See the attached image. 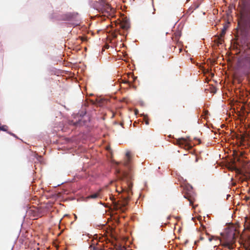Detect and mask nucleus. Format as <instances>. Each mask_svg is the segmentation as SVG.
<instances>
[{
	"mask_svg": "<svg viewBox=\"0 0 250 250\" xmlns=\"http://www.w3.org/2000/svg\"><path fill=\"white\" fill-rule=\"evenodd\" d=\"M238 25L244 35L250 38V3L241 8Z\"/></svg>",
	"mask_w": 250,
	"mask_h": 250,
	"instance_id": "1",
	"label": "nucleus"
},
{
	"mask_svg": "<svg viewBox=\"0 0 250 250\" xmlns=\"http://www.w3.org/2000/svg\"><path fill=\"white\" fill-rule=\"evenodd\" d=\"M225 245L229 249L232 248V245L235 243V234L233 230L229 231L226 236H224Z\"/></svg>",
	"mask_w": 250,
	"mask_h": 250,
	"instance_id": "2",
	"label": "nucleus"
},
{
	"mask_svg": "<svg viewBox=\"0 0 250 250\" xmlns=\"http://www.w3.org/2000/svg\"><path fill=\"white\" fill-rule=\"evenodd\" d=\"M131 160V154L129 151H127L125 153V162L124 163V165L127 167L128 169L130 168V167L129 166V163Z\"/></svg>",
	"mask_w": 250,
	"mask_h": 250,
	"instance_id": "3",
	"label": "nucleus"
},
{
	"mask_svg": "<svg viewBox=\"0 0 250 250\" xmlns=\"http://www.w3.org/2000/svg\"><path fill=\"white\" fill-rule=\"evenodd\" d=\"M98 196H99V194L98 193H96L91 194V195H90L88 197V198L95 199V198H97L98 197Z\"/></svg>",
	"mask_w": 250,
	"mask_h": 250,
	"instance_id": "4",
	"label": "nucleus"
},
{
	"mask_svg": "<svg viewBox=\"0 0 250 250\" xmlns=\"http://www.w3.org/2000/svg\"><path fill=\"white\" fill-rule=\"evenodd\" d=\"M122 176L123 178H126L127 179L130 178V176L128 175L126 172H124L122 174Z\"/></svg>",
	"mask_w": 250,
	"mask_h": 250,
	"instance_id": "5",
	"label": "nucleus"
},
{
	"mask_svg": "<svg viewBox=\"0 0 250 250\" xmlns=\"http://www.w3.org/2000/svg\"><path fill=\"white\" fill-rule=\"evenodd\" d=\"M8 127L6 125L0 126V130L6 131Z\"/></svg>",
	"mask_w": 250,
	"mask_h": 250,
	"instance_id": "6",
	"label": "nucleus"
},
{
	"mask_svg": "<svg viewBox=\"0 0 250 250\" xmlns=\"http://www.w3.org/2000/svg\"><path fill=\"white\" fill-rule=\"evenodd\" d=\"M225 33H226V29H225V28H224V29L222 30V33H221V35H221V37H223V36L225 35Z\"/></svg>",
	"mask_w": 250,
	"mask_h": 250,
	"instance_id": "7",
	"label": "nucleus"
},
{
	"mask_svg": "<svg viewBox=\"0 0 250 250\" xmlns=\"http://www.w3.org/2000/svg\"><path fill=\"white\" fill-rule=\"evenodd\" d=\"M128 27V25H127V24H126L125 25L123 26V28L126 29Z\"/></svg>",
	"mask_w": 250,
	"mask_h": 250,
	"instance_id": "8",
	"label": "nucleus"
},
{
	"mask_svg": "<svg viewBox=\"0 0 250 250\" xmlns=\"http://www.w3.org/2000/svg\"><path fill=\"white\" fill-rule=\"evenodd\" d=\"M145 123H146V125H148L149 124L148 121L147 120H146Z\"/></svg>",
	"mask_w": 250,
	"mask_h": 250,
	"instance_id": "9",
	"label": "nucleus"
},
{
	"mask_svg": "<svg viewBox=\"0 0 250 250\" xmlns=\"http://www.w3.org/2000/svg\"><path fill=\"white\" fill-rule=\"evenodd\" d=\"M192 189V187L190 186H189V187H188V190L189 191V189Z\"/></svg>",
	"mask_w": 250,
	"mask_h": 250,
	"instance_id": "10",
	"label": "nucleus"
},
{
	"mask_svg": "<svg viewBox=\"0 0 250 250\" xmlns=\"http://www.w3.org/2000/svg\"><path fill=\"white\" fill-rule=\"evenodd\" d=\"M212 239H213V237H210V238H209L208 240L210 242L212 241Z\"/></svg>",
	"mask_w": 250,
	"mask_h": 250,
	"instance_id": "11",
	"label": "nucleus"
},
{
	"mask_svg": "<svg viewBox=\"0 0 250 250\" xmlns=\"http://www.w3.org/2000/svg\"><path fill=\"white\" fill-rule=\"evenodd\" d=\"M137 112H138V111L137 110H136L135 111V114H137Z\"/></svg>",
	"mask_w": 250,
	"mask_h": 250,
	"instance_id": "12",
	"label": "nucleus"
},
{
	"mask_svg": "<svg viewBox=\"0 0 250 250\" xmlns=\"http://www.w3.org/2000/svg\"><path fill=\"white\" fill-rule=\"evenodd\" d=\"M188 200L189 201L190 204H192V201L190 199H188Z\"/></svg>",
	"mask_w": 250,
	"mask_h": 250,
	"instance_id": "13",
	"label": "nucleus"
},
{
	"mask_svg": "<svg viewBox=\"0 0 250 250\" xmlns=\"http://www.w3.org/2000/svg\"><path fill=\"white\" fill-rule=\"evenodd\" d=\"M124 83H128V81H125Z\"/></svg>",
	"mask_w": 250,
	"mask_h": 250,
	"instance_id": "14",
	"label": "nucleus"
},
{
	"mask_svg": "<svg viewBox=\"0 0 250 250\" xmlns=\"http://www.w3.org/2000/svg\"><path fill=\"white\" fill-rule=\"evenodd\" d=\"M122 250H125V248H122Z\"/></svg>",
	"mask_w": 250,
	"mask_h": 250,
	"instance_id": "15",
	"label": "nucleus"
},
{
	"mask_svg": "<svg viewBox=\"0 0 250 250\" xmlns=\"http://www.w3.org/2000/svg\"><path fill=\"white\" fill-rule=\"evenodd\" d=\"M75 218H77L76 215H75Z\"/></svg>",
	"mask_w": 250,
	"mask_h": 250,
	"instance_id": "16",
	"label": "nucleus"
}]
</instances>
